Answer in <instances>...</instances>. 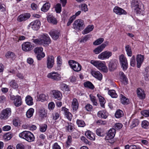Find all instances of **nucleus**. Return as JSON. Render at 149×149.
<instances>
[{
    "instance_id": "59",
    "label": "nucleus",
    "mask_w": 149,
    "mask_h": 149,
    "mask_svg": "<svg viewBox=\"0 0 149 149\" xmlns=\"http://www.w3.org/2000/svg\"><path fill=\"white\" fill-rule=\"evenodd\" d=\"M90 38V35H87L85 36L83 38H82L80 41L81 42H84L86 41Z\"/></svg>"
},
{
    "instance_id": "32",
    "label": "nucleus",
    "mask_w": 149,
    "mask_h": 149,
    "mask_svg": "<svg viewBox=\"0 0 149 149\" xmlns=\"http://www.w3.org/2000/svg\"><path fill=\"white\" fill-rule=\"evenodd\" d=\"M6 57L7 58H11L14 60L16 58V55L13 52H8L5 54Z\"/></svg>"
},
{
    "instance_id": "9",
    "label": "nucleus",
    "mask_w": 149,
    "mask_h": 149,
    "mask_svg": "<svg viewBox=\"0 0 149 149\" xmlns=\"http://www.w3.org/2000/svg\"><path fill=\"white\" fill-rule=\"evenodd\" d=\"M47 77L52 80L56 81H60L61 79V75L57 72H53L49 73Z\"/></svg>"
},
{
    "instance_id": "64",
    "label": "nucleus",
    "mask_w": 149,
    "mask_h": 149,
    "mask_svg": "<svg viewBox=\"0 0 149 149\" xmlns=\"http://www.w3.org/2000/svg\"><path fill=\"white\" fill-rule=\"evenodd\" d=\"M135 56L133 55L132 56L131 59L130 65L134 67L135 65Z\"/></svg>"
},
{
    "instance_id": "55",
    "label": "nucleus",
    "mask_w": 149,
    "mask_h": 149,
    "mask_svg": "<svg viewBox=\"0 0 149 149\" xmlns=\"http://www.w3.org/2000/svg\"><path fill=\"white\" fill-rule=\"evenodd\" d=\"M32 40L33 42L36 44L42 45L40 37L39 39H32Z\"/></svg>"
},
{
    "instance_id": "23",
    "label": "nucleus",
    "mask_w": 149,
    "mask_h": 149,
    "mask_svg": "<svg viewBox=\"0 0 149 149\" xmlns=\"http://www.w3.org/2000/svg\"><path fill=\"white\" fill-rule=\"evenodd\" d=\"M144 60L143 55L141 54H138L136 57V60L137 62V67L139 68L143 63Z\"/></svg>"
},
{
    "instance_id": "15",
    "label": "nucleus",
    "mask_w": 149,
    "mask_h": 149,
    "mask_svg": "<svg viewBox=\"0 0 149 149\" xmlns=\"http://www.w3.org/2000/svg\"><path fill=\"white\" fill-rule=\"evenodd\" d=\"M118 63L117 60L114 59L111 60L109 64V70L110 71H113L115 70L117 67Z\"/></svg>"
},
{
    "instance_id": "4",
    "label": "nucleus",
    "mask_w": 149,
    "mask_h": 149,
    "mask_svg": "<svg viewBox=\"0 0 149 149\" xmlns=\"http://www.w3.org/2000/svg\"><path fill=\"white\" fill-rule=\"evenodd\" d=\"M68 63L70 67L74 71L79 72L81 70V66L78 62L74 60H70L69 61Z\"/></svg>"
},
{
    "instance_id": "11",
    "label": "nucleus",
    "mask_w": 149,
    "mask_h": 149,
    "mask_svg": "<svg viewBox=\"0 0 149 149\" xmlns=\"http://www.w3.org/2000/svg\"><path fill=\"white\" fill-rule=\"evenodd\" d=\"M49 34L54 40H57L61 35L60 31L56 29L52 30L49 32Z\"/></svg>"
},
{
    "instance_id": "22",
    "label": "nucleus",
    "mask_w": 149,
    "mask_h": 149,
    "mask_svg": "<svg viewBox=\"0 0 149 149\" xmlns=\"http://www.w3.org/2000/svg\"><path fill=\"white\" fill-rule=\"evenodd\" d=\"M113 12L116 14L120 15H126V12L123 9L118 7L115 6L113 10Z\"/></svg>"
},
{
    "instance_id": "12",
    "label": "nucleus",
    "mask_w": 149,
    "mask_h": 149,
    "mask_svg": "<svg viewBox=\"0 0 149 149\" xmlns=\"http://www.w3.org/2000/svg\"><path fill=\"white\" fill-rule=\"evenodd\" d=\"M42 45H48L51 42V40L47 34H43L40 36Z\"/></svg>"
},
{
    "instance_id": "5",
    "label": "nucleus",
    "mask_w": 149,
    "mask_h": 149,
    "mask_svg": "<svg viewBox=\"0 0 149 149\" xmlns=\"http://www.w3.org/2000/svg\"><path fill=\"white\" fill-rule=\"evenodd\" d=\"M34 52L37 55V58L38 60H40L45 56V54L42 52L43 48L41 47H37L34 50Z\"/></svg>"
},
{
    "instance_id": "25",
    "label": "nucleus",
    "mask_w": 149,
    "mask_h": 149,
    "mask_svg": "<svg viewBox=\"0 0 149 149\" xmlns=\"http://www.w3.org/2000/svg\"><path fill=\"white\" fill-rule=\"evenodd\" d=\"M48 22L54 25H56L58 23L56 19L52 15H50L47 17Z\"/></svg>"
},
{
    "instance_id": "37",
    "label": "nucleus",
    "mask_w": 149,
    "mask_h": 149,
    "mask_svg": "<svg viewBox=\"0 0 149 149\" xmlns=\"http://www.w3.org/2000/svg\"><path fill=\"white\" fill-rule=\"evenodd\" d=\"M121 95V97L120 99L121 103L124 105L128 104L129 103V101L128 99L126 98L122 95Z\"/></svg>"
},
{
    "instance_id": "6",
    "label": "nucleus",
    "mask_w": 149,
    "mask_h": 149,
    "mask_svg": "<svg viewBox=\"0 0 149 149\" xmlns=\"http://www.w3.org/2000/svg\"><path fill=\"white\" fill-rule=\"evenodd\" d=\"M11 110L10 108H8L3 110L0 115V118L1 119L6 120L11 115Z\"/></svg>"
},
{
    "instance_id": "16",
    "label": "nucleus",
    "mask_w": 149,
    "mask_h": 149,
    "mask_svg": "<svg viewBox=\"0 0 149 149\" xmlns=\"http://www.w3.org/2000/svg\"><path fill=\"white\" fill-rule=\"evenodd\" d=\"M54 57L52 56H49L47 59V67L48 69H51L54 64Z\"/></svg>"
},
{
    "instance_id": "36",
    "label": "nucleus",
    "mask_w": 149,
    "mask_h": 149,
    "mask_svg": "<svg viewBox=\"0 0 149 149\" xmlns=\"http://www.w3.org/2000/svg\"><path fill=\"white\" fill-rule=\"evenodd\" d=\"M26 104L29 105H31L33 104V99L30 95L27 96L25 98Z\"/></svg>"
},
{
    "instance_id": "30",
    "label": "nucleus",
    "mask_w": 149,
    "mask_h": 149,
    "mask_svg": "<svg viewBox=\"0 0 149 149\" xmlns=\"http://www.w3.org/2000/svg\"><path fill=\"white\" fill-rule=\"evenodd\" d=\"M137 93L138 97L141 99H144L145 98V95L144 91L141 89H138L137 91Z\"/></svg>"
},
{
    "instance_id": "17",
    "label": "nucleus",
    "mask_w": 149,
    "mask_h": 149,
    "mask_svg": "<svg viewBox=\"0 0 149 149\" xmlns=\"http://www.w3.org/2000/svg\"><path fill=\"white\" fill-rule=\"evenodd\" d=\"M31 43L29 42H24L22 45V49L25 52L30 51L33 48Z\"/></svg>"
},
{
    "instance_id": "49",
    "label": "nucleus",
    "mask_w": 149,
    "mask_h": 149,
    "mask_svg": "<svg viewBox=\"0 0 149 149\" xmlns=\"http://www.w3.org/2000/svg\"><path fill=\"white\" fill-rule=\"evenodd\" d=\"M104 40L103 38H99L95 40L93 42V45H97L101 44Z\"/></svg>"
},
{
    "instance_id": "8",
    "label": "nucleus",
    "mask_w": 149,
    "mask_h": 149,
    "mask_svg": "<svg viewBox=\"0 0 149 149\" xmlns=\"http://www.w3.org/2000/svg\"><path fill=\"white\" fill-rule=\"evenodd\" d=\"M119 60L123 69L124 70H126L128 67V63L126 58L124 55L122 54L119 56Z\"/></svg>"
},
{
    "instance_id": "63",
    "label": "nucleus",
    "mask_w": 149,
    "mask_h": 149,
    "mask_svg": "<svg viewBox=\"0 0 149 149\" xmlns=\"http://www.w3.org/2000/svg\"><path fill=\"white\" fill-rule=\"evenodd\" d=\"M6 101V98L5 96L1 95L0 96V103H2Z\"/></svg>"
},
{
    "instance_id": "54",
    "label": "nucleus",
    "mask_w": 149,
    "mask_h": 149,
    "mask_svg": "<svg viewBox=\"0 0 149 149\" xmlns=\"http://www.w3.org/2000/svg\"><path fill=\"white\" fill-rule=\"evenodd\" d=\"M96 133L98 136H102L104 135V133L102 132L101 129H97L96 130Z\"/></svg>"
},
{
    "instance_id": "58",
    "label": "nucleus",
    "mask_w": 149,
    "mask_h": 149,
    "mask_svg": "<svg viewBox=\"0 0 149 149\" xmlns=\"http://www.w3.org/2000/svg\"><path fill=\"white\" fill-rule=\"evenodd\" d=\"M13 123L14 125L17 126L19 124V120L18 118H15L13 120Z\"/></svg>"
},
{
    "instance_id": "29",
    "label": "nucleus",
    "mask_w": 149,
    "mask_h": 149,
    "mask_svg": "<svg viewBox=\"0 0 149 149\" xmlns=\"http://www.w3.org/2000/svg\"><path fill=\"white\" fill-rule=\"evenodd\" d=\"M37 100L38 101H41L42 102L47 100L48 99V95H46L43 94H42L37 96Z\"/></svg>"
},
{
    "instance_id": "40",
    "label": "nucleus",
    "mask_w": 149,
    "mask_h": 149,
    "mask_svg": "<svg viewBox=\"0 0 149 149\" xmlns=\"http://www.w3.org/2000/svg\"><path fill=\"white\" fill-rule=\"evenodd\" d=\"M125 49L127 55L129 56H131L132 55V52L131 47L129 45H127L125 46Z\"/></svg>"
},
{
    "instance_id": "34",
    "label": "nucleus",
    "mask_w": 149,
    "mask_h": 149,
    "mask_svg": "<svg viewBox=\"0 0 149 149\" xmlns=\"http://www.w3.org/2000/svg\"><path fill=\"white\" fill-rule=\"evenodd\" d=\"M9 85L13 88L16 89L18 88V85L15 80L13 79L9 83Z\"/></svg>"
},
{
    "instance_id": "53",
    "label": "nucleus",
    "mask_w": 149,
    "mask_h": 149,
    "mask_svg": "<svg viewBox=\"0 0 149 149\" xmlns=\"http://www.w3.org/2000/svg\"><path fill=\"white\" fill-rule=\"evenodd\" d=\"M57 63L58 66L60 67L62 64V60L61 57L60 56H58L57 58Z\"/></svg>"
},
{
    "instance_id": "42",
    "label": "nucleus",
    "mask_w": 149,
    "mask_h": 149,
    "mask_svg": "<svg viewBox=\"0 0 149 149\" xmlns=\"http://www.w3.org/2000/svg\"><path fill=\"white\" fill-rule=\"evenodd\" d=\"M119 75L120 79L122 80V81L125 83L127 82V79L124 73L122 72H120Z\"/></svg>"
},
{
    "instance_id": "43",
    "label": "nucleus",
    "mask_w": 149,
    "mask_h": 149,
    "mask_svg": "<svg viewBox=\"0 0 149 149\" xmlns=\"http://www.w3.org/2000/svg\"><path fill=\"white\" fill-rule=\"evenodd\" d=\"M139 120L136 119H133L132 122V125L130 126V127L131 129L137 126L139 124Z\"/></svg>"
},
{
    "instance_id": "14",
    "label": "nucleus",
    "mask_w": 149,
    "mask_h": 149,
    "mask_svg": "<svg viewBox=\"0 0 149 149\" xmlns=\"http://www.w3.org/2000/svg\"><path fill=\"white\" fill-rule=\"evenodd\" d=\"M51 94L52 97L54 99L58 100H61L62 98L61 93L59 91L53 90L51 91Z\"/></svg>"
},
{
    "instance_id": "57",
    "label": "nucleus",
    "mask_w": 149,
    "mask_h": 149,
    "mask_svg": "<svg viewBox=\"0 0 149 149\" xmlns=\"http://www.w3.org/2000/svg\"><path fill=\"white\" fill-rule=\"evenodd\" d=\"M75 18V16L74 15H73L69 19V20L67 24V26H70L71 23L73 22V20Z\"/></svg>"
},
{
    "instance_id": "31",
    "label": "nucleus",
    "mask_w": 149,
    "mask_h": 149,
    "mask_svg": "<svg viewBox=\"0 0 149 149\" xmlns=\"http://www.w3.org/2000/svg\"><path fill=\"white\" fill-rule=\"evenodd\" d=\"M93 28V25H89L82 31V33L84 35L92 31Z\"/></svg>"
},
{
    "instance_id": "20",
    "label": "nucleus",
    "mask_w": 149,
    "mask_h": 149,
    "mask_svg": "<svg viewBox=\"0 0 149 149\" xmlns=\"http://www.w3.org/2000/svg\"><path fill=\"white\" fill-rule=\"evenodd\" d=\"M116 133V130L114 128L111 129L108 131L107 135L105 136L107 140H110L113 138Z\"/></svg>"
},
{
    "instance_id": "26",
    "label": "nucleus",
    "mask_w": 149,
    "mask_h": 149,
    "mask_svg": "<svg viewBox=\"0 0 149 149\" xmlns=\"http://www.w3.org/2000/svg\"><path fill=\"white\" fill-rule=\"evenodd\" d=\"M62 110L64 111L65 115L67 118L70 121H71L72 120V115L68 111V109L64 107H63L62 108Z\"/></svg>"
},
{
    "instance_id": "38",
    "label": "nucleus",
    "mask_w": 149,
    "mask_h": 149,
    "mask_svg": "<svg viewBox=\"0 0 149 149\" xmlns=\"http://www.w3.org/2000/svg\"><path fill=\"white\" fill-rule=\"evenodd\" d=\"M72 105L73 110L76 111L78 109V103L77 100L76 99L74 98L73 99Z\"/></svg>"
},
{
    "instance_id": "47",
    "label": "nucleus",
    "mask_w": 149,
    "mask_h": 149,
    "mask_svg": "<svg viewBox=\"0 0 149 149\" xmlns=\"http://www.w3.org/2000/svg\"><path fill=\"white\" fill-rule=\"evenodd\" d=\"M76 122L77 124L79 127H83L86 125L84 122L82 120L77 119Z\"/></svg>"
},
{
    "instance_id": "1",
    "label": "nucleus",
    "mask_w": 149,
    "mask_h": 149,
    "mask_svg": "<svg viewBox=\"0 0 149 149\" xmlns=\"http://www.w3.org/2000/svg\"><path fill=\"white\" fill-rule=\"evenodd\" d=\"M19 136L29 142L33 141L35 138L33 134L29 131H24L19 134Z\"/></svg>"
},
{
    "instance_id": "7",
    "label": "nucleus",
    "mask_w": 149,
    "mask_h": 149,
    "mask_svg": "<svg viewBox=\"0 0 149 149\" xmlns=\"http://www.w3.org/2000/svg\"><path fill=\"white\" fill-rule=\"evenodd\" d=\"M40 22L38 19H36L31 22L28 26V28L29 29L30 27L34 30H37L40 28Z\"/></svg>"
},
{
    "instance_id": "24",
    "label": "nucleus",
    "mask_w": 149,
    "mask_h": 149,
    "mask_svg": "<svg viewBox=\"0 0 149 149\" xmlns=\"http://www.w3.org/2000/svg\"><path fill=\"white\" fill-rule=\"evenodd\" d=\"M91 74L95 78L100 81L102 80V75L99 71L92 70L91 72Z\"/></svg>"
},
{
    "instance_id": "61",
    "label": "nucleus",
    "mask_w": 149,
    "mask_h": 149,
    "mask_svg": "<svg viewBox=\"0 0 149 149\" xmlns=\"http://www.w3.org/2000/svg\"><path fill=\"white\" fill-rule=\"evenodd\" d=\"M47 128V125L46 124H44L40 127V130L41 132H45Z\"/></svg>"
},
{
    "instance_id": "13",
    "label": "nucleus",
    "mask_w": 149,
    "mask_h": 149,
    "mask_svg": "<svg viewBox=\"0 0 149 149\" xmlns=\"http://www.w3.org/2000/svg\"><path fill=\"white\" fill-rule=\"evenodd\" d=\"M112 54L111 52L106 51L102 52L98 56V58L101 60L108 59Z\"/></svg>"
},
{
    "instance_id": "51",
    "label": "nucleus",
    "mask_w": 149,
    "mask_h": 149,
    "mask_svg": "<svg viewBox=\"0 0 149 149\" xmlns=\"http://www.w3.org/2000/svg\"><path fill=\"white\" fill-rule=\"evenodd\" d=\"M90 97L91 101L93 102V105L97 106V100L96 97L91 95H90Z\"/></svg>"
},
{
    "instance_id": "19",
    "label": "nucleus",
    "mask_w": 149,
    "mask_h": 149,
    "mask_svg": "<svg viewBox=\"0 0 149 149\" xmlns=\"http://www.w3.org/2000/svg\"><path fill=\"white\" fill-rule=\"evenodd\" d=\"M31 17L29 13H26L21 14L19 15L17 18V20L19 22H24L29 19Z\"/></svg>"
},
{
    "instance_id": "45",
    "label": "nucleus",
    "mask_w": 149,
    "mask_h": 149,
    "mask_svg": "<svg viewBox=\"0 0 149 149\" xmlns=\"http://www.w3.org/2000/svg\"><path fill=\"white\" fill-rule=\"evenodd\" d=\"M34 112L33 109L31 108L29 109L26 112V116L28 118H30L32 116Z\"/></svg>"
},
{
    "instance_id": "2",
    "label": "nucleus",
    "mask_w": 149,
    "mask_h": 149,
    "mask_svg": "<svg viewBox=\"0 0 149 149\" xmlns=\"http://www.w3.org/2000/svg\"><path fill=\"white\" fill-rule=\"evenodd\" d=\"M141 2L139 0H132L131 2L132 8L133 9L137 14H140L142 11L141 8Z\"/></svg>"
},
{
    "instance_id": "52",
    "label": "nucleus",
    "mask_w": 149,
    "mask_h": 149,
    "mask_svg": "<svg viewBox=\"0 0 149 149\" xmlns=\"http://www.w3.org/2000/svg\"><path fill=\"white\" fill-rule=\"evenodd\" d=\"M55 9L57 13H60L61 11V4L60 3L57 4L55 6Z\"/></svg>"
},
{
    "instance_id": "3",
    "label": "nucleus",
    "mask_w": 149,
    "mask_h": 149,
    "mask_svg": "<svg viewBox=\"0 0 149 149\" xmlns=\"http://www.w3.org/2000/svg\"><path fill=\"white\" fill-rule=\"evenodd\" d=\"M85 27L84 21L81 19L76 20L73 24V28L77 30H82Z\"/></svg>"
},
{
    "instance_id": "62",
    "label": "nucleus",
    "mask_w": 149,
    "mask_h": 149,
    "mask_svg": "<svg viewBox=\"0 0 149 149\" xmlns=\"http://www.w3.org/2000/svg\"><path fill=\"white\" fill-rule=\"evenodd\" d=\"M141 114L145 117L149 116V110H145L141 112Z\"/></svg>"
},
{
    "instance_id": "60",
    "label": "nucleus",
    "mask_w": 149,
    "mask_h": 149,
    "mask_svg": "<svg viewBox=\"0 0 149 149\" xmlns=\"http://www.w3.org/2000/svg\"><path fill=\"white\" fill-rule=\"evenodd\" d=\"M148 122L146 120H144L142 122L141 125L143 128L146 129L148 127Z\"/></svg>"
},
{
    "instance_id": "48",
    "label": "nucleus",
    "mask_w": 149,
    "mask_h": 149,
    "mask_svg": "<svg viewBox=\"0 0 149 149\" xmlns=\"http://www.w3.org/2000/svg\"><path fill=\"white\" fill-rule=\"evenodd\" d=\"M108 94L113 98H116L117 96L114 90H109L108 91Z\"/></svg>"
},
{
    "instance_id": "10",
    "label": "nucleus",
    "mask_w": 149,
    "mask_h": 149,
    "mask_svg": "<svg viewBox=\"0 0 149 149\" xmlns=\"http://www.w3.org/2000/svg\"><path fill=\"white\" fill-rule=\"evenodd\" d=\"M10 98L14 100V103L15 106L18 107L22 104V99L20 96L11 95L10 96Z\"/></svg>"
},
{
    "instance_id": "21",
    "label": "nucleus",
    "mask_w": 149,
    "mask_h": 149,
    "mask_svg": "<svg viewBox=\"0 0 149 149\" xmlns=\"http://www.w3.org/2000/svg\"><path fill=\"white\" fill-rule=\"evenodd\" d=\"M97 68L100 70L104 72H107L108 71L107 67L106 66L105 62L99 61Z\"/></svg>"
},
{
    "instance_id": "41",
    "label": "nucleus",
    "mask_w": 149,
    "mask_h": 149,
    "mask_svg": "<svg viewBox=\"0 0 149 149\" xmlns=\"http://www.w3.org/2000/svg\"><path fill=\"white\" fill-rule=\"evenodd\" d=\"M84 84L85 87L89 88L92 90H93L94 88V86L93 84L89 81H87L84 82Z\"/></svg>"
},
{
    "instance_id": "33",
    "label": "nucleus",
    "mask_w": 149,
    "mask_h": 149,
    "mask_svg": "<svg viewBox=\"0 0 149 149\" xmlns=\"http://www.w3.org/2000/svg\"><path fill=\"white\" fill-rule=\"evenodd\" d=\"M98 117L106 119L107 117L108 113L104 111H99L97 114Z\"/></svg>"
},
{
    "instance_id": "35",
    "label": "nucleus",
    "mask_w": 149,
    "mask_h": 149,
    "mask_svg": "<svg viewBox=\"0 0 149 149\" xmlns=\"http://www.w3.org/2000/svg\"><path fill=\"white\" fill-rule=\"evenodd\" d=\"M97 96L98 97L101 106L103 108L104 107V104L105 103V100L104 98L99 94L97 95Z\"/></svg>"
},
{
    "instance_id": "44",
    "label": "nucleus",
    "mask_w": 149,
    "mask_h": 149,
    "mask_svg": "<svg viewBox=\"0 0 149 149\" xmlns=\"http://www.w3.org/2000/svg\"><path fill=\"white\" fill-rule=\"evenodd\" d=\"M50 7V4L49 3H46L44 4L41 10L42 11L46 12L49 10Z\"/></svg>"
},
{
    "instance_id": "56",
    "label": "nucleus",
    "mask_w": 149,
    "mask_h": 149,
    "mask_svg": "<svg viewBox=\"0 0 149 149\" xmlns=\"http://www.w3.org/2000/svg\"><path fill=\"white\" fill-rule=\"evenodd\" d=\"M81 7V10H82L84 11L85 12L87 11L88 10V8H87V6L86 4L83 3L79 5V7Z\"/></svg>"
},
{
    "instance_id": "28",
    "label": "nucleus",
    "mask_w": 149,
    "mask_h": 149,
    "mask_svg": "<svg viewBox=\"0 0 149 149\" xmlns=\"http://www.w3.org/2000/svg\"><path fill=\"white\" fill-rule=\"evenodd\" d=\"M85 135L88 138L91 140H94L95 139L94 134L89 130L86 131Z\"/></svg>"
},
{
    "instance_id": "50",
    "label": "nucleus",
    "mask_w": 149,
    "mask_h": 149,
    "mask_svg": "<svg viewBox=\"0 0 149 149\" xmlns=\"http://www.w3.org/2000/svg\"><path fill=\"white\" fill-rule=\"evenodd\" d=\"M60 87L63 90L65 91H69V87L65 84L61 83L60 84Z\"/></svg>"
},
{
    "instance_id": "46",
    "label": "nucleus",
    "mask_w": 149,
    "mask_h": 149,
    "mask_svg": "<svg viewBox=\"0 0 149 149\" xmlns=\"http://www.w3.org/2000/svg\"><path fill=\"white\" fill-rule=\"evenodd\" d=\"M123 111L120 110H118L115 113V116L117 118H119L123 116Z\"/></svg>"
},
{
    "instance_id": "27",
    "label": "nucleus",
    "mask_w": 149,
    "mask_h": 149,
    "mask_svg": "<svg viewBox=\"0 0 149 149\" xmlns=\"http://www.w3.org/2000/svg\"><path fill=\"white\" fill-rule=\"evenodd\" d=\"M65 128L66 131L72 132L73 131L74 128L72 124L71 123H67L66 124Z\"/></svg>"
},
{
    "instance_id": "39",
    "label": "nucleus",
    "mask_w": 149,
    "mask_h": 149,
    "mask_svg": "<svg viewBox=\"0 0 149 149\" xmlns=\"http://www.w3.org/2000/svg\"><path fill=\"white\" fill-rule=\"evenodd\" d=\"M39 116L42 118L46 117L47 116V111L44 109H41L39 112Z\"/></svg>"
},
{
    "instance_id": "18",
    "label": "nucleus",
    "mask_w": 149,
    "mask_h": 149,
    "mask_svg": "<svg viewBox=\"0 0 149 149\" xmlns=\"http://www.w3.org/2000/svg\"><path fill=\"white\" fill-rule=\"evenodd\" d=\"M109 42L106 41L104 43L102 44L101 45L98 46L93 51L96 54H98L101 52L105 48V47L108 45Z\"/></svg>"
}]
</instances>
